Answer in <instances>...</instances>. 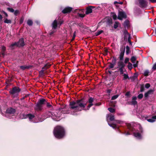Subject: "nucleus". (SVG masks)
Returning <instances> with one entry per match:
<instances>
[{"label": "nucleus", "instance_id": "obj_60", "mask_svg": "<svg viewBox=\"0 0 156 156\" xmlns=\"http://www.w3.org/2000/svg\"><path fill=\"white\" fill-rule=\"evenodd\" d=\"M79 16L80 17H81L83 18L85 16V14H82L79 13Z\"/></svg>", "mask_w": 156, "mask_h": 156}, {"label": "nucleus", "instance_id": "obj_38", "mask_svg": "<svg viewBox=\"0 0 156 156\" xmlns=\"http://www.w3.org/2000/svg\"><path fill=\"white\" fill-rule=\"evenodd\" d=\"M46 106L48 108H51V110H52V109H53L52 106L51 105H50V103L47 102V101H46Z\"/></svg>", "mask_w": 156, "mask_h": 156}, {"label": "nucleus", "instance_id": "obj_13", "mask_svg": "<svg viewBox=\"0 0 156 156\" xmlns=\"http://www.w3.org/2000/svg\"><path fill=\"white\" fill-rule=\"evenodd\" d=\"M154 90L150 89L145 93L144 94V96L145 98H147L149 95L153 94L154 92Z\"/></svg>", "mask_w": 156, "mask_h": 156}, {"label": "nucleus", "instance_id": "obj_23", "mask_svg": "<svg viewBox=\"0 0 156 156\" xmlns=\"http://www.w3.org/2000/svg\"><path fill=\"white\" fill-rule=\"evenodd\" d=\"M133 135L135 137L139 139H141V135L139 133H134Z\"/></svg>", "mask_w": 156, "mask_h": 156}, {"label": "nucleus", "instance_id": "obj_36", "mask_svg": "<svg viewBox=\"0 0 156 156\" xmlns=\"http://www.w3.org/2000/svg\"><path fill=\"white\" fill-rule=\"evenodd\" d=\"M1 49V53H5L6 51V47L4 46H2Z\"/></svg>", "mask_w": 156, "mask_h": 156}, {"label": "nucleus", "instance_id": "obj_10", "mask_svg": "<svg viewBox=\"0 0 156 156\" xmlns=\"http://www.w3.org/2000/svg\"><path fill=\"white\" fill-rule=\"evenodd\" d=\"M72 8L69 7L65 8L62 11V12L64 14L70 13L72 10Z\"/></svg>", "mask_w": 156, "mask_h": 156}, {"label": "nucleus", "instance_id": "obj_52", "mask_svg": "<svg viewBox=\"0 0 156 156\" xmlns=\"http://www.w3.org/2000/svg\"><path fill=\"white\" fill-rule=\"evenodd\" d=\"M76 31H75L73 33V36L72 38V40H71L72 41H73L75 39L76 36Z\"/></svg>", "mask_w": 156, "mask_h": 156}, {"label": "nucleus", "instance_id": "obj_48", "mask_svg": "<svg viewBox=\"0 0 156 156\" xmlns=\"http://www.w3.org/2000/svg\"><path fill=\"white\" fill-rule=\"evenodd\" d=\"M57 22L58 25H59L60 26L63 24V20H60L59 21H58Z\"/></svg>", "mask_w": 156, "mask_h": 156}, {"label": "nucleus", "instance_id": "obj_3", "mask_svg": "<svg viewBox=\"0 0 156 156\" xmlns=\"http://www.w3.org/2000/svg\"><path fill=\"white\" fill-rule=\"evenodd\" d=\"M21 91V89L19 87H15L9 91V93L11 95L12 97L17 98Z\"/></svg>", "mask_w": 156, "mask_h": 156}, {"label": "nucleus", "instance_id": "obj_43", "mask_svg": "<svg viewBox=\"0 0 156 156\" xmlns=\"http://www.w3.org/2000/svg\"><path fill=\"white\" fill-rule=\"evenodd\" d=\"M123 33L124 35L128 34V36H129V35L130 34L128 33V31L126 28L124 30Z\"/></svg>", "mask_w": 156, "mask_h": 156}, {"label": "nucleus", "instance_id": "obj_42", "mask_svg": "<svg viewBox=\"0 0 156 156\" xmlns=\"http://www.w3.org/2000/svg\"><path fill=\"white\" fill-rule=\"evenodd\" d=\"M51 66V65H50L49 64H46L44 67H42V69H44L46 68V69H47L49 67H50Z\"/></svg>", "mask_w": 156, "mask_h": 156}, {"label": "nucleus", "instance_id": "obj_8", "mask_svg": "<svg viewBox=\"0 0 156 156\" xmlns=\"http://www.w3.org/2000/svg\"><path fill=\"white\" fill-rule=\"evenodd\" d=\"M78 26L80 27V31L81 32L83 31L85 29H88V27L84 25L83 23H80L77 24Z\"/></svg>", "mask_w": 156, "mask_h": 156}, {"label": "nucleus", "instance_id": "obj_14", "mask_svg": "<svg viewBox=\"0 0 156 156\" xmlns=\"http://www.w3.org/2000/svg\"><path fill=\"white\" fill-rule=\"evenodd\" d=\"M17 47H19V46L18 45V43L16 42L12 43L9 46V48L11 50H13L15 49V48Z\"/></svg>", "mask_w": 156, "mask_h": 156}, {"label": "nucleus", "instance_id": "obj_41", "mask_svg": "<svg viewBox=\"0 0 156 156\" xmlns=\"http://www.w3.org/2000/svg\"><path fill=\"white\" fill-rule=\"evenodd\" d=\"M144 90V84H142L140 85V92H143Z\"/></svg>", "mask_w": 156, "mask_h": 156}, {"label": "nucleus", "instance_id": "obj_31", "mask_svg": "<svg viewBox=\"0 0 156 156\" xmlns=\"http://www.w3.org/2000/svg\"><path fill=\"white\" fill-rule=\"evenodd\" d=\"M108 124L111 127H112L113 129H116L117 127L116 125L115 124H114V123L110 124V123H109V122H108Z\"/></svg>", "mask_w": 156, "mask_h": 156}, {"label": "nucleus", "instance_id": "obj_15", "mask_svg": "<svg viewBox=\"0 0 156 156\" xmlns=\"http://www.w3.org/2000/svg\"><path fill=\"white\" fill-rule=\"evenodd\" d=\"M33 67L32 66L29 65L27 66H20V68L23 70H24L26 69H29Z\"/></svg>", "mask_w": 156, "mask_h": 156}, {"label": "nucleus", "instance_id": "obj_20", "mask_svg": "<svg viewBox=\"0 0 156 156\" xmlns=\"http://www.w3.org/2000/svg\"><path fill=\"white\" fill-rule=\"evenodd\" d=\"M56 31L57 30L56 29L52 28V29L51 30V31L48 35V36L50 37L51 36H53L54 34L56 32Z\"/></svg>", "mask_w": 156, "mask_h": 156}, {"label": "nucleus", "instance_id": "obj_46", "mask_svg": "<svg viewBox=\"0 0 156 156\" xmlns=\"http://www.w3.org/2000/svg\"><path fill=\"white\" fill-rule=\"evenodd\" d=\"M131 39V37H130V34L129 35V36H128V41L129 43V44L130 45H132V42L130 40Z\"/></svg>", "mask_w": 156, "mask_h": 156}, {"label": "nucleus", "instance_id": "obj_4", "mask_svg": "<svg viewBox=\"0 0 156 156\" xmlns=\"http://www.w3.org/2000/svg\"><path fill=\"white\" fill-rule=\"evenodd\" d=\"M46 101L44 98L40 99L36 105L35 109L37 111H41L42 109V107L44 105L46 104Z\"/></svg>", "mask_w": 156, "mask_h": 156}, {"label": "nucleus", "instance_id": "obj_9", "mask_svg": "<svg viewBox=\"0 0 156 156\" xmlns=\"http://www.w3.org/2000/svg\"><path fill=\"white\" fill-rule=\"evenodd\" d=\"M94 8V7L92 6L87 7L86 8V14L88 15L92 12V9Z\"/></svg>", "mask_w": 156, "mask_h": 156}, {"label": "nucleus", "instance_id": "obj_50", "mask_svg": "<svg viewBox=\"0 0 156 156\" xmlns=\"http://www.w3.org/2000/svg\"><path fill=\"white\" fill-rule=\"evenodd\" d=\"M129 61V58H125L124 62V64L128 63Z\"/></svg>", "mask_w": 156, "mask_h": 156}, {"label": "nucleus", "instance_id": "obj_62", "mask_svg": "<svg viewBox=\"0 0 156 156\" xmlns=\"http://www.w3.org/2000/svg\"><path fill=\"white\" fill-rule=\"evenodd\" d=\"M139 130H140V132L141 133H142L143 132V130L142 128V127L141 126H140L139 127Z\"/></svg>", "mask_w": 156, "mask_h": 156}, {"label": "nucleus", "instance_id": "obj_39", "mask_svg": "<svg viewBox=\"0 0 156 156\" xmlns=\"http://www.w3.org/2000/svg\"><path fill=\"white\" fill-rule=\"evenodd\" d=\"M4 22L5 23H11L12 21L11 20H8L7 18H5Z\"/></svg>", "mask_w": 156, "mask_h": 156}, {"label": "nucleus", "instance_id": "obj_45", "mask_svg": "<svg viewBox=\"0 0 156 156\" xmlns=\"http://www.w3.org/2000/svg\"><path fill=\"white\" fill-rule=\"evenodd\" d=\"M112 14H113V15L112 16V18L114 20H116L117 19V16L114 13L112 12Z\"/></svg>", "mask_w": 156, "mask_h": 156}, {"label": "nucleus", "instance_id": "obj_28", "mask_svg": "<svg viewBox=\"0 0 156 156\" xmlns=\"http://www.w3.org/2000/svg\"><path fill=\"white\" fill-rule=\"evenodd\" d=\"M124 53H120L119 58L120 60L122 61L123 60Z\"/></svg>", "mask_w": 156, "mask_h": 156}, {"label": "nucleus", "instance_id": "obj_6", "mask_svg": "<svg viewBox=\"0 0 156 156\" xmlns=\"http://www.w3.org/2000/svg\"><path fill=\"white\" fill-rule=\"evenodd\" d=\"M127 18V16L125 12L123 11H119L118 19L120 20H122L123 19H126Z\"/></svg>", "mask_w": 156, "mask_h": 156}, {"label": "nucleus", "instance_id": "obj_37", "mask_svg": "<svg viewBox=\"0 0 156 156\" xmlns=\"http://www.w3.org/2000/svg\"><path fill=\"white\" fill-rule=\"evenodd\" d=\"M104 32V31L103 30H98V31L95 33V35L96 36H98L101 34L103 33Z\"/></svg>", "mask_w": 156, "mask_h": 156}, {"label": "nucleus", "instance_id": "obj_16", "mask_svg": "<svg viewBox=\"0 0 156 156\" xmlns=\"http://www.w3.org/2000/svg\"><path fill=\"white\" fill-rule=\"evenodd\" d=\"M137 98L136 96L133 97L132 98V101L131 102V104L134 105H137V102L136 101Z\"/></svg>", "mask_w": 156, "mask_h": 156}, {"label": "nucleus", "instance_id": "obj_2", "mask_svg": "<svg viewBox=\"0 0 156 156\" xmlns=\"http://www.w3.org/2000/svg\"><path fill=\"white\" fill-rule=\"evenodd\" d=\"M53 134L56 138L62 139L65 136L66 131L64 127L60 126H57L54 129Z\"/></svg>", "mask_w": 156, "mask_h": 156}, {"label": "nucleus", "instance_id": "obj_11", "mask_svg": "<svg viewBox=\"0 0 156 156\" xmlns=\"http://www.w3.org/2000/svg\"><path fill=\"white\" fill-rule=\"evenodd\" d=\"M16 42L18 43V45L19 46V47H23L25 45L24 39L23 38H21L18 41Z\"/></svg>", "mask_w": 156, "mask_h": 156}, {"label": "nucleus", "instance_id": "obj_63", "mask_svg": "<svg viewBox=\"0 0 156 156\" xmlns=\"http://www.w3.org/2000/svg\"><path fill=\"white\" fill-rule=\"evenodd\" d=\"M152 69L154 70H156V63H155L153 66Z\"/></svg>", "mask_w": 156, "mask_h": 156}, {"label": "nucleus", "instance_id": "obj_7", "mask_svg": "<svg viewBox=\"0 0 156 156\" xmlns=\"http://www.w3.org/2000/svg\"><path fill=\"white\" fill-rule=\"evenodd\" d=\"M139 6L141 8L146 7L147 6L148 2L145 0H138Z\"/></svg>", "mask_w": 156, "mask_h": 156}, {"label": "nucleus", "instance_id": "obj_12", "mask_svg": "<svg viewBox=\"0 0 156 156\" xmlns=\"http://www.w3.org/2000/svg\"><path fill=\"white\" fill-rule=\"evenodd\" d=\"M6 112L9 114H13L16 112V110L12 108H9L6 110Z\"/></svg>", "mask_w": 156, "mask_h": 156}, {"label": "nucleus", "instance_id": "obj_1", "mask_svg": "<svg viewBox=\"0 0 156 156\" xmlns=\"http://www.w3.org/2000/svg\"><path fill=\"white\" fill-rule=\"evenodd\" d=\"M84 98L77 100L76 101L70 102L69 105L70 108L73 109H75L76 111H81V108H85L87 104L88 103L89 104L87 107V109L89 110L90 108L92 106L94 105L93 103L94 98L91 97H89L88 101L86 102L84 101Z\"/></svg>", "mask_w": 156, "mask_h": 156}, {"label": "nucleus", "instance_id": "obj_49", "mask_svg": "<svg viewBox=\"0 0 156 156\" xmlns=\"http://www.w3.org/2000/svg\"><path fill=\"white\" fill-rule=\"evenodd\" d=\"M123 76H124V80H126L127 79H129V77L128 76V75L127 74H124Z\"/></svg>", "mask_w": 156, "mask_h": 156}, {"label": "nucleus", "instance_id": "obj_57", "mask_svg": "<svg viewBox=\"0 0 156 156\" xmlns=\"http://www.w3.org/2000/svg\"><path fill=\"white\" fill-rule=\"evenodd\" d=\"M151 85L149 83H147L145 85V87L146 88L148 89L150 87Z\"/></svg>", "mask_w": 156, "mask_h": 156}, {"label": "nucleus", "instance_id": "obj_64", "mask_svg": "<svg viewBox=\"0 0 156 156\" xmlns=\"http://www.w3.org/2000/svg\"><path fill=\"white\" fill-rule=\"evenodd\" d=\"M149 1L152 3H156V0H149Z\"/></svg>", "mask_w": 156, "mask_h": 156}, {"label": "nucleus", "instance_id": "obj_51", "mask_svg": "<svg viewBox=\"0 0 156 156\" xmlns=\"http://www.w3.org/2000/svg\"><path fill=\"white\" fill-rule=\"evenodd\" d=\"M109 119L111 121H115V117L114 115H111L110 116Z\"/></svg>", "mask_w": 156, "mask_h": 156}, {"label": "nucleus", "instance_id": "obj_29", "mask_svg": "<svg viewBox=\"0 0 156 156\" xmlns=\"http://www.w3.org/2000/svg\"><path fill=\"white\" fill-rule=\"evenodd\" d=\"M108 63L109 64V65L108 66V68H107V69H111L113 68L115 66V65L113 64L112 63H111L110 62H108Z\"/></svg>", "mask_w": 156, "mask_h": 156}, {"label": "nucleus", "instance_id": "obj_26", "mask_svg": "<svg viewBox=\"0 0 156 156\" xmlns=\"http://www.w3.org/2000/svg\"><path fill=\"white\" fill-rule=\"evenodd\" d=\"M150 72L149 70L148 69L145 70L144 71L143 75L144 76H147L150 75Z\"/></svg>", "mask_w": 156, "mask_h": 156}, {"label": "nucleus", "instance_id": "obj_18", "mask_svg": "<svg viewBox=\"0 0 156 156\" xmlns=\"http://www.w3.org/2000/svg\"><path fill=\"white\" fill-rule=\"evenodd\" d=\"M138 74L137 73H135L134 74L133 76L130 77V79L132 81H134L137 78Z\"/></svg>", "mask_w": 156, "mask_h": 156}, {"label": "nucleus", "instance_id": "obj_19", "mask_svg": "<svg viewBox=\"0 0 156 156\" xmlns=\"http://www.w3.org/2000/svg\"><path fill=\"white\" fill-rule=\"evenodd\" d=\"M126 125L128 129L131 132L133 131L134 130V128L132 126L131 124L130 123H127Z\"/></svg>", "mask_w": 156, "mask_h": 156}, {"label": "nucleus", "instance_id": "obj_59", "mask_svg": "<svg viewBox=\"0 0 156 156\" xmlns=\"http://www.w3.org/2000/svg\"><path fill=\"white\" fill-rule=\"evenodd\" d=\"M115 122L116 123H118V124H121L122 122L119 120H115Z\"/></svg>", "mask_w": 156, "mask_h": 156}, {"label": "nucleus", "instance_id": "obj_32", "mask_svg": "<svg viewBox=\"0 0 156 156\" xmlns=\"http://www.w3.org/2000/svg\"><path fill=\"white\" fill-rule=\"evenodd\" d=\"M27 24L29 26H32L33 24V22L31 20L29 19L27 22Z\"/></svg>", "mask_w": 156, "mask_h": 156}, {"label": "nucleus", "instance_id": "obj_22", "mask_svg": "<svg viewBox=\"0 0 156 156\" xmlns=\"http://www.w3.org/2000/svg\"><path fill=\"white\" fill-rule=\"evenodd\" d=\"M156 119V115L152 116L151 119H147V120L150 122H155V119Z\"/></svg>", "mask_w": 156, "mask_h": 156}, {"label": "nucleus", "instance_id": "obj_56", "mask_svg": "<svg viewBox=\"0 0 156 156\" xmlns=\"http://www.w3.org/2000/svg\"><path fill=\"white\" fill-rule=\"evenodd\" d=\"M20 11L18 10H16L14 12V14L15 16H16L19 13Z\"/></svg>", "mask_w": 156, "mask_h": 156}, {"label": "nucleus", "instance_id": "obj_24", "mask_svg": "<svg viewBox=\"0 0 156 156\" xmlns=\"http://www.w3.org/2000/svg\"><path fill=\"white\" fill-rule=\"evenodd\" d=\"M125 47L123 45H122L121 46L120 51L121 53H124L125 52Z\"/></svg>", "mask_w": 156, "mask_h": 156}, {"label": "nucleus", "instance_id": "obj_55", "mask_svg": "<svg viewBox=\"0 0 156 156\" xmlns=\"http://www.w3.org/2000/svg\"><path fill=\"white\" fill-rule=\"evenodd\" d=\"M44 74V71L43 70H41L39 72V74L40 76H42Z\"/></svg>", "mask_w": 156, "mask_h": 156}, {"label": "nucleus", "instance_id": "obj_33", "mask_svg": "<svg viewBox=\"0 0 156 156\" xmlns=\"http://www.w3.org/2000/svg\"><path fill=\"white\" fill-rule=\"evenodd\" d=\"M136 59V57L134 56H132L130 59L131 61L133 63H134L135 62Z\"/></svg>", "mask_w": 156, "mask_h": 156}, {"label": "nucleus", "instance_id": "obj_25", "mask_svg": "<svg viewBox=\"0 0 156 156\" xmlns=\"http://www.w3.org/2000/svg\"><path fill=\"white\" fill-rule=\"evenodd\" d=\"M112 18H108L107 19V21H106L107 24L109 26H110L112 24Z\"/></svg>", "mask_w": 156, "mask_h": 156}, {"label": "nucleus", "instance_id": "obj_27", "mask_svg": "<svg viewBox=\"0 0 156 156\" xmlns=\"http://www.w3.org/2000/svg\"><path fill=\"white\" fill-rule=\"evenodd\" d=\"M131 52L130 49L129 47L127 46L126 47V54L128 55Z\"/></svg>", "mask_w": 156, "mask_h": 156}, {"label": "nucleus", "instance_id": "obj_40", "mask_svg": "<svg viewBox=\"0 0 156 156\" xmlns=\"http://www.w3.org/2000/svg\"><path fill=\"white\" fill-rule=\"evenodd\" d=\"M108 110L111 113H114L115 112V110L114 108H108Z\"/></svg>", "mask_w": 156, "mask_h": 156}, {"label": "nucleus", "instance_id": "obj_17", "mask_svg": "<svg viewBox=\"0 0 156 156\" xmlns=\"http://www.w3.org/2000/svg\"><path fill=\"white\" fill-rule=\"evenodd\" d=\"M58 25L57 21L56 20H55L52 24V28L56 29Z\"/></svg>", "mask_w": 156, "mask_h": 156}, {"label": "nucleus", "instance_id": "obj_5", "mask_svg": "<svg viewBox=\"0 0 156 156\" xmlns=\"http://www.w3.org/2000/svg\"><path fill=\"white\" fill-rule=\"evenodd\" d=\"M125 66V64L122 61L120 60L118 62V66L117 68H119L118 70L120 72V74H123V69H124Z\"/></svg>", "mask_w": 156, "mask_h": 156}, {"label": "nucleus", "instance_id": "obj_30", "mask_svg": "<svg viewBox=\"0 0 156 156\" xmlns=\"http://www.w3.org/2000/svg\"><path fill=\"white\" fill-rule=\"evenodd\" d=\"M27 117L29 118L30 120L33 119L34 117V116L33 115H32L30 114H29L27 115Z\"/></svg>", "mask_w": 156, "mask_h": 156}, {"label": "nucleus", "instance_id": "obj_35", "mask_svg": "<svg viewBox=\"0 0 156 156\" xmlns=\"http://www.w3.org/2000/svg\"><path fill=\"white\" fill-rule=\"evenodd\" d=\"M127 67L129 70H131V69L133 68V65L130 62H129L128 63Z\"/></svg>", "mask_w": 156, "mask_h": 156}, {"label": "nucleus", "instance_id": "obj_44", "mask_svg": "<svg viewBox=\"0 0 156 156\" xmlns=\"http://www.w3.org/2000/svg\"><path fill=\"white\" fill-rule=\"evenodd\" d=\"M119 95L118 94H116L115 95H114L112 97L111 100H114L116 98H117L119 97Z\"/></svg>", "mask_w": 156, "mask_h": 156}, {"label": "nucleus", "instance_id": "obj_53", "mask_svg": "<svg viewBox=\"0 0 156 156\" xmlns=\"http://www.w3.org/2000/svg\"><path fill=\"white\" fill-rule=\"evenodd\" d=\"M118 23L117 22H115V23L114 24V26H113L114 28L115 29L117 28L118 27Z\"/></svg>", "mask_w": 156, "mask_h": 156}, {"label": "nucleus", "instance_id": "obj_21", "mask_svg": "<svg viewBox=\"0 0 156 156\" xmlns=\"http://www.w3.org/2000/svg\"><path fill=\"white\" fill-rule=\"evenodd\" d=\"M129 21L128 20H126L124 22L123 25L124 27L126 28V27L129 28Z\"/></svg>", "mask_w": 156, "mask_h": 156}, {"label": "nucleus", "instance_id": "obj_61", "mask_svg": "<svg viewBox=\"0 0 156 156\" xmlns=\"http://www.w3.org/2000/svg\"><path fill=\"white\" fill-rule=\"evenodd\" d=\"M24 18L23 17H21L20 20V24H22Z\"/></svg>", "mask_w": 156, "mask_h": 156}, {"label": "nucleus", "instance_id": "obj_54", "mask_svg": "<svg viewBox=\"0 0 156 156\" xmlns=\"http://www.w3.org/2000/svg\"><path fill=\"white\" fill-rule=\"evenodd\" d=\"M143 96V95L142 94H140L138 95L137 96V98L139 99H141Z\"/></svg>", "mask_w": 156, "mask_h": 156}, {"label": "nucleus", "instance_id": "obj_58", "mask_svg": "<svg viewBox=\"0 0 156 156\" xmlns=\"http://www.w3.org/2000/svg\"><path fill=\"white\" fill-rule=\"evenodd\" d=\"M124 39L125 41H127V38L128 37V34H126V35H124Z\"/></svg>", "mask_w": 156, "mask_h": 156}, {"label": "nucleus", "instance_id": "obj_34", "mask_svg": "<svg viewBox=\"0 0 156 156\" xmlns=\"http://www.w3.org/2000/svg\"><path fill=\"white\" fill-rule=\"evenodd\" d=\"M112 62L111 63L115 65L116 62V58L115 56L112 57Z\"/></svg>", "mask_w": 156, "mask_h": 156}, {"label": "nucleus", "instance_id": "obj_47", "mask_svg": "<svg viewBox=\"0 0 156 156\" xmlns=\"http://www.w3.org/2000/svg\"><path fill=\"white\" fill-rule=\"evenodd\" d=\"M7 9L9 12H14V9L12 8H8Z\"/></svg>", "mask_w": 156, "mask_h": 156}]
</instances>
